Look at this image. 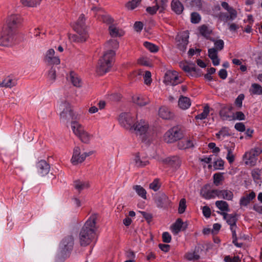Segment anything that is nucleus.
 I'll return each mask as SVG.
<instances>
[{"label": "nucleus", "mask_w": 262, "mask_h": 262, "mask_svg": "<svg viewBox=\"0 0 262 262\" xmlns=\"http://www.w3.org/2000/svg\"><path fill=\"white\" fill-rule=\"evenodd\" d=\"M102 21L106 24L113 25L114 19L109 15H104L102 17Z\"/></svg>", "instance_id": "774afa93"}, {"label": "nucleus", "mask_w": 262, "mask_h": 262, "mask_svg": "<svg viewBox=\"0 0 262 262\" xmlns=\"http://www.w3.org/2000/svg\"><path fill=\"white\" fill-rule=\"evenodd\" d=\"M148 124L143 120L135 122L130 131L134 132L137 135L145 134L148 129Z\"/></svg>", "instance_id": "f8f14e48"}, {"label": "nucleus", "mask_w": 262, "mask_h": 262, "mask_svg": "<svg viewBox=\"0 0 262 262\" xmlns=\"http://www.w3.org/2000/svg\"><path fill=\"white\" fill-rule=\"evenodd\" d=\"M170 6L171 10L178 15L182 14L184 9L183 5L179 0H172Z\"/></svg>", "instance_id": "5701e85b"}, {"label": "nucleus", "mask_w": 262, "mask_h": 262, "mask_svg": "<svg viewBox=\"0 0 262 262\" xmlns=\"http://www.w3.org/2000/svg\"><path fill=\"white\" fill-rule=\"evenodd\" d=\"M262 152V150L260 148L256 147L254 149H251L249 152H247V156H249L250 155H252L253 156H258L259 154H260Z\"/></svg>", "instance_id": "e2e57ef3"}, {"label": "nucleus", "mask_w": 262, "mask_h": 262, "mask_svg": "<svg viewBox=\"0 0 262 262\" xmlns=\"http://www.w3.org/2000/svg\"><path fill=\"white\" fill-rule=\"evenodd\" d=\"M233 109V107L231 104L228 106H224L220 111L219 114L220 117L223 120H226L231 117L228 115V113L231 111Z\"/></svg>", "instance_id": "c85d7f7f"}, {"label": "nucleus", "mask_w": 262, "mask_h": 262, "mask_svg": "<svg viewBox=\"0 0 262 262\" xmlns=\"http://www.w3.org/2000/svg\"><path fill=\"white\" fill-rule=\"evenodd\" d=\"M133 102L140 106H143L148 104V101L145 99L139 96H135L133 97Z\"/></svg>", "instance_id": "58836bf2"}, {"label": "nucleus", "mask_w": 262, "mask_h": 262, "mask_svg": "<svg viewBox=\"0 0 262 262\" xmlns=\"http://www.w3.org/2000/svg\"><path fill=\"white\" fill-rule=\"evenodd\" d=\"M184 3L187 7H201L202 6L201 0H184Z\"/></svg>", "instance_id": "c03bdc74"}, {"label": "nucleus", "mask_w": 262, "mask_h": 262, "mask_svg": "<svg viewBox=\"0 0 262 262\" xmlns=\"http://www.w3.org/2000/svg\"><path fill=\"white\" fill-rule=\"evenodd\" d=\"M221 198L230 201L233 198V194L232 191L229 190H222Z\"/></svg>", "instance_id": "a18cd8bd"}, {"label": "nucleus", "mask_w": 262, "mask_h": 262, "mask_svg": "<svg viewBox=\"0 0 262 262\" xmlns=\"http://www.w3.org/2000/svg\"><path fill=\"white\" fill-rule=\"evenodd\" d=\"M183 132L178 126H174L167 131L164 136L165 141L167 143H171L183 138Z\"/></svg>", "instance_id": "6e6552de"}, {"label": "nucleus", "mask_w": 262, "mask_h": 262, "mask_svg": "<svg viewBox=\"0 0 262 262\" xmlns=\"http://www.w3.org/2000/svg\"><path fill=\"white\" fill-rule=\"evenodd\" d=\"M159 10L158 4L156 3L155 6L153 7H148L146 8V11L151 15H154L156 13L157 11Z\"/></svg>", "instance_id": "052dcab7"}, {"label": "nucleus", "mask_w": 262, "mask_h": 262, "mask_svg": "<svg viewBox=\"0 0 262 262\" xmlns=\"http://www.w3.org/2000/svg\"><path fill=\"white\" fill-rule=\"evenodd\" d=\"M16 33L3 27L0 34V46H11L15 39Z\"/></svg>", "instance_id": "39448f33"}, {"label": "nucleus", "mask_w": 262, "mask_h": 262, "mask_svg": "<svg viewBox=\"0 0 262 262\" xmlns=\"http://www.w3.org/2000/svg\"><path fill=\"white\" fill-rule=\"evenodd\" d=\"M74 245V237L72 235H68L66 236L61 241L60 244V253L58 255V257H65L73 249Z\"/></svg>", "instance_id": "1a4fd4ad"}, {"label": "nucleus", "mask_w": 262, "mask_h": 262, "mask_svg": "<svg viewBox=\"0 0 262 262\" xmlns=\"http://www.w3.org/2000/svg\"><path fill=\"white\" fill-rule=\"evenodd\" d=\"M144 83L147 85L150 84L151 82V73L149 71H146L144 75Z\"/></svg>", "instance_id": "0e129e2a"}, {"label": "nucleus", "mask_w": 262, "mask_h": 262, "mask_svg": "<svg viewBox=\"0 0 262 262\" xmlns=\"http://www.w3.org/2000/svg\"><path fill=\"white\" fill-rule=\"evenodd\" d=\"M255 198V193L253 191H252L249 194H246L245 195L241 198L240 200V205L241 206H247L250 203V201Z\"/></svg>", "instance_id": "7c9ffc66"}, {"label": "nucleus", "mask_w": 262, "mask_h": 262, "mask_svg": "<svg viewBox=\"0 0 262 262\" xmlns=\"http://www.w3.org/2000/svg\"><path fill=\"white\" fill-rule=\"evenodd\" d=\"M216 206L222 211H228L229 210L228 203L224 201H217L215 202Z\"/></svg>", "instance_id": "ea45409f"}, {"label": "nucleus", "mask_w": 262, "mask_h": 262, "mask_svg": "<svg viewBox=\"0 0 262 262\" xmlns=\"http://www.w3.org/2000/svg\"><path fill=\"white\" fill-rule=\"evenodd\" d=\"M168 0H161L160 5H158L159 13H163L167 6Z\"/></svg>", "instance_id": "5fc2aeb1"}, {"label": "nucleus", "mask_w": 262, "mask_h": 262, "mask_svg": "<svg viewBox=\"0 0 262 262\" xmlns=\"http://www.w3.org/2000/svg\"><path fill=\"white\" fill-rule=\"evenodd\" d=\"M202 250L199 247H195L193 252H188L185 254V258L188 260H196L200 258L199 251Z\"/></svg>", "instance_id": "c756f323"}, {"label": "nucleus", "mask_w": 262, "mask_h": 262, "mask_svg": "<svg viewBox=\"0 0 262 262\" xmlns=\"http://www.w3.org/2000/svg\"><path fill=\"white\" fill-rule=\"evenodd\" d=\"M15 84V82L10 77L5 78L3 82L0 83V86L6 88H11Z\"/></svg>", "instance_id": "a19ab883"}, {"label": "nucleus", "mask_w": 262, "mask_h": 262, "mask_svg": "<svg viewBox=\"0 0 262 262\" xmlns=\"http://www.w3.org/2000/svg\"><path fill=\"white\" fill-rule=\"evenodd\" d=\"M232 119L244 120L245 119V116L242 112H240V111L236 112L235 113V117L234 116H233Z\"/></svg>", "instance_id": "69168bd1"}, {"label": "nucleus", "mask_w": 262, "mask_h": 262, "mask_svg": "<svg viewBox=\"0 0 262 262\" xmlns=\"http://www.w3.org/2000/svg\"><path fill=\"white\" fill-rule=\"evenodd\" d=\"M155 202L159 208H166L170 203L168 197L163 192H159L155 198Z\"/></svg>", "instance_id": "2eb2a0df"}, {"label": "nucleus", "mask_w": 262, "mask_h": 262, "mask_svg": "<svg viewBox=\"0 0 262 262\" xmlns=\"http://www.w3.org/2000/svg\"><path fill=\"white\" fill-rule=\"evenodd\" d=\"M227 12H220L219 14V18L225 23L228 21H232L237 17V12L234 9H231L230 11Z\"/></svg>", "instance_id": "f3484780"}, {"label": "nucleus", "mask_w": 262, "mask_h": 262, "mask_svg": "<svg viewBox=\"0 0 262 262\" xmlns=\"http://www.w3.org/2000/svg\"><path fill=\"white\" fill-rule=\"evenodd\" d=\"M178 105L182 110H186L191 105L190 98L187 97L181 96L178 101Z\"/></svg>", "instance_id": "bb28decb"}, {"label": "nucleus", "mask_w": 262, "mask_h": 262, "mask_svg": "<svg viewBox=\"0 0 262 262\" xmlns=\"http://www.w3.org/2000/svg\"><path fill=\"white\" fill-rule=\"evenodd\" d=\"M180 68L185 72L188 73L191 76L196 77L198 72L200 69H196L194 63H188L186 62H181L180 63Z\"/></svg>", "instance_id": "4468645a"}, {"label": "nucleus", "mask_w": 262, "mask_h": 262, "mask_svg": "<svg viewBox=\"0 0 262 262\" xmlns=\"http://www.w3.org/2000/svg\"><path fill=\"white\" fill-rule=\"evenodd\" d=\"M183 224V222L182 220L180 218L178 219L171 226V230L172 232L175 234H177L181 230H182Z\"/></svg>", "instance_id": "c9c22d12"}, {"label": "nucleus", "mask_w": 262, "mask_h": 262, "mask_svg": "<svg viewBox=\"0 0 262 262\" xmlns=\"http://www.w3.org/2000/svg\"><path fill=\"white\" fill-rule=\"evenodd\" d=\"M105 46L108 48L117 49L119 47V42L117 40L111 39L105 43Z\"/></svg>", "instance_id": "09e8293b"}, {"label": "nucleus", "mask_w": 262, "mask_h": 262, "mask_svg": "<svg viewBox=\"0 0 262 262\" xmlns=\"http://www.w3.org/2000/svg\"><path fill=\"white\" fill-rule=\"evenodd\" d=\"M160 187V185L159 184L158 179L154 180V181L149 185V188L155 191L158 190Z\"/></svg>", "instance_id": "bf43d9fd"}, {"label": "nucleus", "mask_w": 262, "mask_h": 262, "mask_svg": "<svg viewBox=\"0 0 262 262\" xmlns=\"http://www.w3.org/2000/svg\"><path fill=\"white\" fill-rule=\"evenodd\" d=\"M188 33L186 32H184L180 35L176 37L177 46V48L183 52H185L188 43Z\"/></svg>", "instance_id": "ddd939ff"}, {"label": "nucleus", "mask_w": 262, "mask_h": 262, "mask_svg": "<svg viewBox=\"0 0 262 262\" xmlns=\"http://www.w3.org/2000/svg\"><path fill=\"white\" fill-rule=\"evenodd\" d=\"M110 35L113 37H116L118 36H121L123 35L124 33L119 29L116 27L115 25H111L108 28Z\"/></svg>", "instance_id": "72a5a7b5"}, {"label": "nucleus", "mask_w": 262, "mask_h": 262, "mask_svg": "<svg viewBox=\"0 0 262 262\" xmlns=\"http://www.w3.org/2000/svg\"><path fill=\"white\" fill-rule=\"evenodd\" d=\"M23 18L18 14H11L8 16L3 27L16 33L17 28L21 25Z\"/></svg>", "instance_id": "423d86ee"}, {"label": "nucleus", "mask_w": 262, "mask_h": 262, "mask_svg": "<svg viewBox=\"0 0 262 262\" xmlns=\"http://www.w3.org/2000/svg\"><path fill=\"white\" fill-rule=\"evenodd\" d=\"M98 216L97 213L92 214L81 228L79 233L81 246H86L91 243L97 229L96 224Z\"/></svg>", "instance_id": "f257e3e1"}, {"label": "nucleus", "mask_w": 262, "mask_h": 262, "mask_svg": "<svg viewBox=\"0 0 262 262\" xmlns=\"http://www.w3.org/2000/svg\"><path fill=\"white\" fill-rule=\"evenodd\" d=\"M159 115L163 119L170 120L174 118V114L170 110L165 107L162 106L159 110Z\"/></svg>", "instance_id": "4be33fe9"}, {"label": "nucleus", "mask_w": 262, "mask_h": 262, "mask_svg": "<svg viewBox=\"0 0 262 262\" xmlns=\"http://www.w3.org/2000/svg\"><path fill=\"white\" fill-rule=\"evenodd\" d=\"M163 242L166 243H169L171 242V237L168 232H165L162 234Z\"/></svg>", "instance_id": "338daca9"}, {"label": "nucleus", "mask_w": 262, "mask_h": 262, "mask_svg": "<svg viewBox=\"0 0 262 262\" xmlns=\"http://www.w3.org/2000/svg\"><path fill=\"white\" fill-rule=\"evenodd\" d=\"M144 46L151 52H156L158 51V47L150 42L145 41L144 43Z\"/></svg>", "instance_id": "3c124183"}, {"label": "nucleus", "mask_w": 262, "mask_h": 262, "mask_svg": "<svg viewBox=\"0 0 262 262\" xmlns=\"http://www.w3.org/2000/svg\"><path fill=\"white\" fill-rule=\"evenodd\" d=\"M194 147V144L190 140L184 139L178 143V147L180 149H186Z\"/></svg>", "instance_id": "2f4dec72"}, {"label": "nucleus", "mask_w": 262, "mask_h": 262, "mask_svg": "<svg viewBox=\"0 0 262 262\" xmlns=\"http://www.w3.org/2000/svg\"><path fill=\"white\" fill-rule=\"evenodd\" d=\"M186 208V200L185 199H182L179 205L178 212L179 213H183Z\"/></svg>", "instance_id": "603ef678"}, {"label": "nucleus", "mask_w": 262, "mask_h": 262, "mask_svg": "<svg viewBox=\"0 0 262 262\" xmlns=\"http://www.w3.org/2000/svg\"><path fill=\"white\" fill-rule=\"evenodd\" d=\"M119 122L124 127L130 130L135 123V119L130 113H123L119 116Z\"/></svg>", "instance_id": "9b49d317"}, {"label": "nucleus", "mask_w": 262, "mask_h": 262, "mask_svg": "<svg viewBox=\"0 0 262 262\" xmlns=\"http://www.w3.org/2000/svg\"><path fill=\"white\" fill-rule=\"evenodd\" d=\"M133 189L135 190L139 196L143 199H146V191L143 187L136 185L133 186Z\"/></svg>", "instance_id": "e433bc0d"}, {"label": "nucleus", "mask_w": 262, "mask_h": 262, "mask_svg": "<svg viewBox=\"0 0 262 262\" xmlns=\"http://www.w3.org/2000/svg\"><path fill=\"white\" fill-rule=\"evenodd\" d=\"M210 184H206L201 190V196L206 199L214 198V195L212 194V190H210Z\"/></svg>", "instance_id": "393cba45"}, {"label": "nucleus", "mask_w": 262, "mask_h": 262, "mask_svg": "<svg viewBox=\"0 0 262 262\" xmlns=\"http://www.w3.org/2000/svg\"><path fill=\"white\" fill-rule=\"evenodd\" d=\"M72 129L75 135L79 137L80 140L84 143H89L91 135L85 132L83 126L77 121L72 122Z\"/></svg>", "instance_id": "0eeeda50"}, {"label": "nucleus", "mask_w": 262, "mask_h": 262, "mask_svg": "<svg viewBox=\"0 0 262 262\" xmlns=\"http://www.w3.org/2000/svg\"><path fill=\"white\" fill-rule=\"evenodd\" d=\"M210 40L213 42L216 51H221L223 49L224 47V42L222 39L215 40L214 38H210Z\"/></svg>", "instance_id": "37998d69"}, {"label": "nucleus", "mask_w": 262, "mask_h": 262, "mask_svg": "<svg viewBox=\"0 0 262 262\" xmlns=\"http://www.w3.org/2000/svg\"><path fill=\"white\" fill-rule=\"evenodd\" d=\"M55 51L54 49H49L46 54L44 61L49 65L59 64L60 63V59L58 56H55Z\"/></svg>", "instance_id": "dca6fc26"}, {"label": "nucleus", "mask_w": 262, "mask_h": 262, "mask_svg": "<svg viewBox=\"0 0 262 262\" xmlns=\"http://www.w3.org/2000/svg\"><path fill=\"white\" fill-rule=\"evenodd\" d=\"M60 107L61 109L63 110L60 114L61 119L67 122L70 120L71 122L73 121H77V120L78 119V116L74 113L69 102L66 101L62 102Z\"/></svg>", "instance_id": "20e7f679"}, {"label": "nucleus", "mask_w": 262, "mask_h": 262, "mask_svg": "<svg viewBox=\"0 0 262 262\" xmlns=\"http://www.w3.org/2000/svg\"><path fill=\"white\" fill-rule=\"evenodd\" d=\"M115 52L113 50H108L105 52L98 60L96 67V72L99 75L109 72L112 67Z\"/></svg>", "instance_id": "7ed1b4c3"}, {"label": "nucleus", "mask_w": 262, "mask_h": 262, "mask_svg": "<svg viewBox=\"0 0 262 262\" xmlns=\"http://www.w3.org/2000/svg\"><path fill=\"white\" fill-rule=\"evenodd\" d=\"M141 0H132L126 4V7L130 10H133L139 4Z\"/></svg>", "instance_id": "8fccbe9b"}, {"label": "nucleus", "mask_w": 262, "mask_h": 262, "mask_svg": "<svg viewBox=\"0 0 262 262\" xmlns=\"http://www.w3.org/2000/svg\"><path fill=\"white\" fill-rule=\"evenodd\" d=\"M252 93L255 95L262 94V87L258 84L253 83L252 84Z\"/></svg>", "instance_id": "de8ad7c7"}, {"label": "nucleus", "mask_w": 262, "mask_h": 262, "mask_svg": "<svg viewBox=\"0 0 262 262\" xmlns=\"http://www.w3.org/2000/svg\"><path fill=\"white\" fill-rule=\"evenodd\" d=\"M74 187L79 192L85 188H88L90 184L88 182L81 181L80 180H76L74 182Z\"/></svg>", "instance_id": "f704fd0d"}, {"label": "nucleus", "mask_w": 262, "mask_h": 262, "mask_svg": "<svg viewBox=\"0 0 262 262\" xmlns=\"http://www.w3.org/2000/svg\"><path fill=\"white\" fill-rule=\"evenodd\" d=\"M67 79L70 81L72 84L77 88L82 86V81L78 75L74 71H71L67 75Z\"/></svg>", "instance_id": "a211bd4d"}, {"label": "nucleus", "mask_w": 262, "mask_h": 262, "mask_svg": "<svg viewBox=\"0 0 262 262\" xmlns=\"http://www.w3.org/2000/svg\"><path fill=\"white\" fill-rule=\"evenodd\" d=\"M56 69L55 67H52L49 71L48 77L50 80L54 81L56 79Z\"/></svg>", "instance_id": "13d9d810"}, {"label": "nucleus", "mask_w": 262, "mask_h": 262, "mask_svg": "<svg viewBox=\"0 0 262 262\" xmlns=\"http://www.w3.org/2000/svg\"><path fill=\"white\" fill-rule=\"evenodd\" d=\"M201 17L197 12H192L191 14V21L194 24H197L200 22Z\"/></svg>", "instance_id": "4d7b16f0"}, {"label": "nucleus", "mask_w": 262, "mask_h": 262, "mask_svg": "<svg viewBox=\"0 0 262 262\" xmlns=\"http://www.w3.org/2000/svg\"><path fill=\"white\" fill-rule=\"evenodd\" d=\"M134 161L135 165L138 167H144L149 163L146 158L141 157L139 152L136 154Z\"/></svg>", "instance_id": "a878e982"}, {"label": "nucleus", "mask_w": 262, "mask_h": 262, "mask_svg": "<svg viewBox=\"0 0 262 262\" xmlns=\"http://www.w3.org/2000/svg\"><path fill=\"white\" fill-rule=\"evenodd\" d=\"M199 30L201 35L206 39L210 40V38H212L210 37V35L212 33V30L209 29L206 25H203L199 27Z\"/></svg>", "instance_id": "473e14b6"}, {"label": "nucleus", "mask_w": 262, "mask_h": 262, "mask_svg": "<svg viewBox=\"0 0 262 262\" xmlns=\"http://www.w3.org/2000/svg\"><path fill=\"white\" fill-rule=\"evenodd\" d=\"M245 98V96L244 94H241L238 96L235 101V105L238 107L239 108L242 107L243 104V100Z\"/></svg>", "instance_id": "680f3d73"}, {"label": "nucleus", "mask_w": 262, "mask_h": 262, "mask_svg": "<svg viewBox=\"0 0 262 262\" xmlns=\"http://www.w3.org/2000/svg\"><path fill=\"white\" fill-rule=\"evenodd\" d=\"M164 162L175 168L179 167L181 165L180 158L177 156L168 157L164 160Z\"/></svg>", "instance_id": "b1692460"}, {"label": "nucleus", "mask_w": 262, "mask_h": 262, "mask_svg": "<svg viewBox=\"0 0 262 262\" xmlns=\"http://www.w3.org/2000/svg\"><path fill=\"white\" fill-rule=\"evenodd\" d=\"M256 156H253L252 155H250L247 156V152L244 156V159L246 160V163L253 164L255 162Z\"/></svg>", "instance_id": "6e6d98bb"}, {"label": "nucleus", "mask_w": 262, "mask_h": 262, "mask_svg": "<svg viewBox=\"0 0 262 262\" xmlns=\"http://www.w3.org/2000/svg\"><path fill=\"white\" fill-rule=\"evenodd\" d=\"M209 113V106L208 104L204 107L203 112L195 117V119L203 120L207 118Z\"/></svg>", "instance_id": "79ce46f5"}, {"label": "nucleus", "mask_w": 262, "mask_h": 262, "mask_svg": "<svg viewBox=\"0 0 262 262\" xmlns=\"http://www.w3.org/2000/svg\"><path fill=\"white\" fill-rule=\"evenodd\" d=\"M38 172L41 176H44L48 174L50 171V165L45 160H41L37 164Z\"/></svg>", "instance_id": "412c9836"}, {"label": "nucleus", "mask_w": 262, "mask_h": 262, "mask_svg": "<svg viewBox=\"0 0 262 262\" xmlns=\"http://www.w3.org/2000/svg\"><path fill=\"white\" fill-rule=\"evenodd\" d=\"M41 0H20L21 4L25 7H35L39 5Z\"/></svg>", "instance_id": "4c0bfd02"}, {"label": "nucleus", "mask_w": 262, "mask_h": 262, "mask_svg": "<svg viewBox=\"0 0 262 262\" xmlns=\"http://www.w3.org/2000/svg\"><path fill=\"white\" fill-rule=\"evenodd\" d=\"M208 56L211 59L212 63L214 66L220 64V59L217 56V51L215 48L208 49Z\"/></svg>", "instance_id": "cd10ccee"}, {"label": "nucleus", "mask_w": 262, "mask_h": 262, "mask_svg": "<svg viewBox=\"0 0 262 262\" xmlns=\"http://www.w3.org/2000/svg\"><path fill=\"white\" fill-rule=\"evenodd\" d=\"M223 173H216L213 175V183L215 186H219L221 182L224 180Z\"/></svg>", "instance_id": "49530a36"}, {"label": "nucleus", "mask_w": 262, "mask_h": 262, "mask_svg": "<svg viewBox=\"0 0 262 262\" xmlns=\"http://www.w3.org/2000/svg\"><path fill=\"white\" fill-rule=\"evenodd\" d=\"M223 216L224 219L226 220L227 223L230 226V228H236V222L237 221V214H228L224 212H218Z\"/></svg>", "instance_id": "6ab92c4d"}, {"label": "nucleus", "mask_w": 262, "mask_h": 262, "mask_svg": "<svg viewBox=\"0 0 262 262\" xmlns=\"http://www.w3.org/2000/svg\"><path fill=\"white\" fill-rule=\"evenodd\" d=\"M84 161V157L81 154L80 148L78 146H75L73 149V156L71 159V162L74 165L79 163H82Z\"/></svg>", "instance_id": "aec40b11"}, {"label": "nucleus", "mask_w": 262, "mask_h": 262, "mask_svg": "<svg viewBox=\"0 0 262 262\" xmlns=\"http://www.w3.org/2000/svg\"><path fill=\"white\" fill-rule=\"evenodd\" d=\"M86 18L83 14H80L73 26V29L78 34H69V38L73 42H83L89 37L88 27L85 25Z\"/></svg>", "instance_id": "f03ea898"}, {"label": "nucleus", "mask_w": 262, "mask_h": 262, "mask_svg": "<svg viewBox=\"0 0 262 262\" xmlns=\"http://www.w3.org/2000/svg\"><path fill=\"white\" fill-rule=\"evenodd\" d=\"M224 162L221 159L214 162L213 167L215 169H222L224 168Z\"/></svg>", "instance_id": "864d4df0"}, {"label": "nucleus", "mask_w": 262, "mask_h": 262, "mask_svg": "<svg viewBox=\"0 0 262 262\" xmlns=\"http://www.w3.org/2000/svg\"><path fill=\"white\" fill-rule=\"evenodd\" d=\"M178 76V72L173 71H168L164 76V82L166 85H176L182 82Z\"/></svg>", "instance_id": "9d476101"}]
</instances>
